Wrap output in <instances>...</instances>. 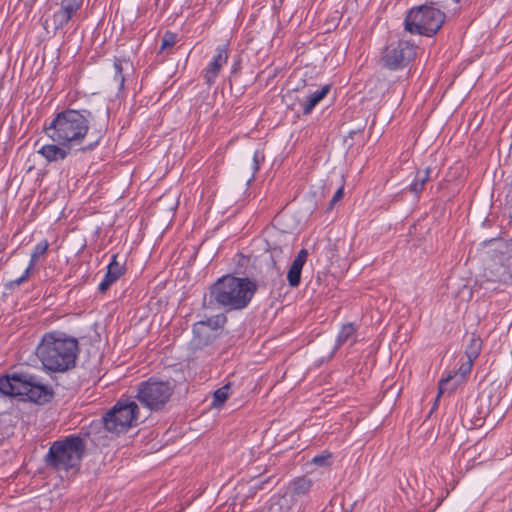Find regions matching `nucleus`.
Returning <instances> with one entry per match:
<instances>
[{"label":"nucleus","instance_id":"nucleus-1","mask_svg":"<svg viewBox=\"0 0 512 512\" xmlns=\"http://www.w3.org/2000/svg\"><path fill=\"white\" fill-rule=\"evenodd\" d=\"M90 116L91 112L87 110L81 112L67 109L58 113L45 127V133L54 143L77 148L76 150L79 151L92 150L98 144V139L87 146H82L89 130L88 117Z\"/></svg>","mask_w":512,"mask_h":512},{"label":"nucleus","instance_id":"nucleus-2","mask_svg":"<svg viewBox=\"0 0 512 512\" xmlns=\"http://www.w3.org/2000/svg\"><path fill=\"white\" fill-rule=\"evenodd\" d=\"M78 351L77 339L59 332L45 334L37 347L41 363L52 372H65L73 368Z\"/></svg>","mask_w":512,"mask_h":512},{"label":"nucleus","instance_id":"nucleus-3","mask_svg":"<svg viewBox=\"0 0 512 512\" xmlns=\"http://www.w3.org/2000/svg\"><path fill=\"white\" fill-rule=\"evenodd\" d=\"M0 394L26 396L27 400L44 404L51 400L53 392L43 379L27 370L15 371L0 378Z\"/></svg>","mask_w":512,"mask_h":512},{"label":"nucleus","instance_id":"nucleus-4","mask_svg":"<svg viewBox=\"0 0 512 512\" xmlns=\"http://www.w3.org/2000/svg\"><path fill=\"white\" fill-rule=\"evenodd\" d=\"M255 290V284L248 278L226 276L212 286L210 299L226 310H239L248 305Z\"/></svg>","mask_w":512,"mask_h":512},{"label":"nucleus","instance_id":"nucleus-5","mask_svg":"<svg viewBox=\"0 0 512 512\" xmlns=\"http://www.w3.org/2000/svg\"><path fill=\"white\" fill-rule=\"evenodd\" d=\"M86 445L79 435H70L53 442L45 456V463L57 471L77 468L83 458Z\"/></svg>","mask_w":512,"mask_h":512},{"label":"nucleus","instance_id":"nucleus-6","mask_svg":"<svg viewBox=\"0 0 512 512\" xmlns=\"http://www.w3.org/2000/svg\"><path fill=\"white\" fill-rule=\"evenodd\" d=\"M445 14L437 8L422 5L412 8L404 21L405 30L411 34L432 36L442 27Z\"/></svg>","mask_w":512,"mask_h":512},{"label":"nucleus","instance_id":"nucleus-7","mask_svg":"<svg viewBox=\"0 0 512 512\" xmlns=\"http://www.w3.org/2000/svg\"><path fill=\"white\" fill-rule=\"evenodd\" d=\"M174 382L149 378L138 387L137 399L150 410L162 409L173 394Z\"/></svg>","mask_w":512,"mask_h":512},{"label":"nucleus","instance_id":"nucleus-8","mask_svg":"<svg viewBox=\"0 0 512 512\" xmlns=\"http://www.w3.org/2000/svg\"><path fill=\"white\" fill-rule=\"evenodd\" d=\"M138 405L134 401H119L103 417L108 432L120 434L126 432L137 421Z\"/></svg>","mask_w":512,"mask_h":512},{"label":"nucleus","instance_id":"nucleus-9","mask_svg":"<svg viewBox=\"0 0 512 512\" xmlns=\"http://www.w3.org/2000/svg\"><path fill=\"white\" fill-rule=\"evenodd\" d=\"M415 56V47L407 41L400 40L389 44L383 51L381 62L390 70L406 66Z\"/></svg>","mask_w":512,"mask_h":512},{"label":"nucleus","instance_id":"nucleus-10","mask_svg":"<svg viewBox=\"0 0 512 512\" xmlns=\"http://www.w3.org/2000/svg\"><path fill=\"white\" fill-rule=\"evenodd\" d=\"M313 485V481L307 477H298L294 479L291 484L290 493H286L281 496L277 502L272 504L271 509H274L275 506H278L280 509L285 507L287 510L291 508V505L295 502V496H304L307 495Z\"/></svg>","mask_w":512,"mask_h":512},{"label":"nucleus","instance_id":"nucleus-11","mask_svg":"<svg viewBox=\"0 0 512 512\" xmlns=\"http://www.w3.org/2000/svg\"><path fill=\"white\" fill-rule=\"evenodd\" d=\"M222 328L220 322H195L192 327L194 344L198 347L207 345Z\"/></svg>","mask_w":512,"mask_h":512},{"label":"nucleus","instance_id":"nucleus-12","mask_svg":"<svg viewBox=\"0 0 512 512\" xmlns=\"http://www.w3.org/2000/svg\"><path fill=\"white\" fill-rule=\"evenodd\" d=\"M228 60V49L226 45L218 46L216 54L203 71V77L205 83L208 86L214 84L217 76L219 75L221 68L227 63Z\"/></svg>","mask_w":512,"mask_h":512},{"label":"nucleus","instance_id":"nucleus-13","mask_svg":"<svg viewBox=\"0 0 512 512\" xmlns=\"http://www.w3.org/2000/svg\"><path fill=\"white\" fill-rule=\"evenodd\" d=\"M117 258V254L112 255V259L107 267V273L104 279L99 284V291L105 292L111 286L112 283H114L124 274L125 265L124 263L118 262Z\"/></svg>","mask_w":512,"mask_h":512},{"label":"nucleus","instance_id":"nucleus-14","mask_svg":"<svg viewBox=\"0 0 512 512\" xmlns=\"http://www.w3.org/2000/svg\"><path fill=\"white\" fill-rule=\"evenodd\" d=\"M72 149L70 146L55 143L43 145L38 153L48 162H57L64 160L71 153Z\"/></svg>","mask_w":512,"mask_h":512},{"label":"nucleus","instance_id":"nucleus-15","mask_svg":"<svg viewBox=\"0 0 512 512\" xmlns=\"http://www.w3.org/2000/svg\"><path fill=\"white\" fill-rule=\"evenodd\" d=\"M473 362L474 360H470L468 359L465 363H463L460 367H459V370L457 373H455L454 376L452 375H449L448 377L446 378H443L440 382H439V388H438V395L436 397V400H435V404L434 406L437 405V402L440 398V396L445 392V391H453L456 386H457V383H453L450 385L451 381L459 374L460 375V378H464L467 374L470 373L471 371V368H472V365H473Z\"/></svg>","mask_w":512,"mask_h":512},{"label":"nucleus","instance_id":"nucleus-16","mask_svg":"<svg viewBox=\"0 0 512 512\" xmlns=\"http://www.w3.org/2000/svg\"><path fill=\"white\" fill-rule=\"evenodd\" d=\"M114 81L119 89H123L125 76L133 71L132 62L128 59L115 58L114 61Z\"/></svg>","mask_w":512,"mask_h":512},{"label":"nucleus","instance_id":"nucleus-17","mask_svg":"<svg viewBox=\"0 0 512 512\" xmlns=\"http://www.w3.org/2000/svg\"><path fill=\"white\" fill-rule=\"evenodd\" d=\"M48 246H49V244H48V242L46 240L38 243L35 246L32 254H31V260H30L29 266L26 268L24 274L21 277H19L16 280H14L12 282V284H16V285L19 286L28 278V276L30 274V271H31L32 267L34 266L36 260L40 256H42V255H44L46 253V251L48 249Z\"/></svg>","mask_w":512,"mask_h":512},{"label":"nucleus","instance_id":"nucleus-18","mask_svg":"<svg viewBox=\"0 0 512 512\" xmlns=\"http://www.w3.org/2000/svg\"><path fill=\"white\" fill-rule=\"evenodd\" d=\"M329 90L330 86L325 85L320 90L310 94L302 104L303 114H310L313 108L328 94Z\"/></svg>","mask_w":512,"mask_h":512},{"label":"nucleus","instance_id":"nucleus-19","mask_svg":"<svg viewBox=\"0 0 512 512\" xmlns=\"http://www.w3.org/2000/svg\"><path fill=\"white\" fill-rule=\"evenodd\" d=\"M70 20L71 19L68 18L66 14L59 9L58 11L54 12L51 17H48L45 20L44 27L48 32L51 29L54 33H56L59 29H62L66 24H68Z\"/></svg>","mask_w":512,"mask_h":512},{"label":"nucleus","instance_id":"nucleus-20","mask_svg":"<svg viewBox=\"0 0 512 512\" xmlns=\"http://www.w3.org/2000/svg\"><path fill=\"white\" fill-rule=\"evenodd\" d=\"M430 173L431 169L429 167L423 171H418L415 180L409 186L410 192L418 195L424 189L425 183L430 180Z\"/></svg>","mask_w":512,"mask_h":512},{"label":"nucleus","instance_id":"nucleus-21","mask_svg":"<svg viewBox=\"0 0 512 512\" xmlns=\"http://www.w3.org/2000/svg\"><path fill=\"white\" fill-rule=\"evenodd\" d=\"M482 347V340L479 336L472 333L469 336V344L466 347L465 354L467 356V359L475 360L481 351Z\"/></svg>","mask_w":512,"mask_h":512},{"label":"nucleus","instance_id":"nucleus-22","mask_svg":"<svg viewBox=\"0 0 512 512\" xmlns=\"http://www.w3.org/2000/svg\"><path fill=\"white\" fill-rule=\"evenodd\" d=\"M82 6V0H62L60 4V11L66 14L68 18H72L73 15L77 13V11Z\"/></svg>","mask_w":512,"mask_h":512},{"label":"nucleus","instance_id":"nucleus-23","mask_svg":"<svg viewBox=\"0 0 512 512\" xmlns=\"http://www.w3.org/2000/svg\"><path fill=\"white\" fill-rule=\"evenodd\" d=\"M356 327L352 322H348L346 324H343L341 327V330L339 332L337 341L339 344H342L349 339H352L355 335Z\"/></svg>","mask_w":512,"mask_h":512},{"label":"nucleus","instance_id":"nucleus-24","mask_svg":"<svg viewBox=\"0 0 512 512\" xmlns=\"http://www.w3.org/2000/svg\"><path fill=\"white\" fill-rule=\"evenodd\" d=\"M229 389L230 385L226 384L214 392L212 402L213 407H220L226 401L229 395Z\"/></svg>","mask_w":512,"mask_h":512},{"label":"nucleus","instance_id":"nucleus-25","mask_svg":"<svg viewBox=\"0 0 512 512\" xmlns=\"http://www.w3.org/2000/svg\"><path fill=\"white\" fill-rule=\"evenodd\" d=\"M462 422H463V425L468 427L469 429H475V428L481 427L483 425L484 418L477 417L474 419L472 417L471 411L466 409L463 414V417H462Z\"/></svg>","mask_w":512,"mask_h":512},{"label":"nucleus","instance_id":"nucleus-26","mask_svg":"<svg viewBox=\"0 0 512 512\" xmlns=\"http://www.w3.org/2000/svg\"><path fill=\"white\" fill-rule=\"evenodd\" d=\"M332 453L329 451H323L321 454L316 455L312 458L311 464L319 467H329L332 463Z\"/></svg>","mask_w":512,"mask_h":512},{"label":"nucleus","instance_id":"nucleus-27","mask_svg":"<svg viewBox=\"0 0 512 512\" xmlns=\"http://www.w3.org/2000/svg\"><path fill=\"white\" fill-rule=\"evenodd\" d=\"M301 271L302 270L293 266L290 267L287 274V280L291 287H297L299 285L301 280Z\"/></svg>","mask_w":512,"mask_h":512},{"label":"nucleus","instance_id":"nucleus-28","mask_svg":"<svg viewBox=\"0 0 512 512\" xmlns=\"http://www.w3.org/2000/svg\"><path fill=\"white\" fill-rule=\"evenodd\" d=\"M177 42V36L174 33L166 32L162 38L161 50L172 47Z\"/></svg>","mask_w":512,"mask_h":512},{"label":"nucleus","instance_id":"nucleus-29","mask_svg":"<svg viewBox=\"0 0 512 512\" xmlns=\"http://www.w3.org/2000/svg\"><path fill=\"white\" fill-rule=\"evenodd\" d=\"M344 194V179L341 176V185L334 193L332 199L329 202V208H332L338 201H340Z\"/></svg>","mask_w":512,"mask_h":512},{"label":"nucleus","instance_id":"nucleus-30","mask_svg":"<svg viewBox=\"0 0 512 512\" xmlns=\"http://www.w3.org/2000/svg\"><path fill=\"white\" fill-rule=\"evenodd\" d=\"M286 252V256L289 254L290 249L288 245H285L284 247H273L271 248V258L273 262L275 263V258L279 257L281 254Z\"/></svg>","mask_w":512,"mask_h":512},{"label":"nucleus","instance_id":"nucleus-31","mask_svg":"<svg viewBox=\"0 0 512 512\" xmlns=\"http://www.w3.org/2000/svg\"><path fill=\"white\" fill-rule=\"evenodd\" d=\"M263 159H264L263 154L258 150L255 151L254 156H253V163H254L253 170L254 171H257L259 169V164Z\"/></svg>","mask_w":512,"mask_h":512},{"label":"nucleus","instance_id":"nucleus-32","mask_svg":"<svg viewBox=\"0 0 512 512\" xmlns=\"http://www.w3.org/2000/svg\"><path fill=\"white\" fill-rule=\"evenodd\" d=\"M304 264H305V261L295 258L291 266L302 270Z\"/></svg>","mask_w":512,"mask_h":512},{"label":"nucleus","instance_id":"nucleus-33","mask_svg":"<svg viewBox=\"0 0 512 512\" xmlns=\"http://www.w3.org/2000/svg\"><path fill=\"white\" fill-rule=\"evenodd\" d=\"M308 256V252L305 249H301L296 258L301 259L306 262Z\"/></svg>","mask_w":512,"mask_h":512},{"label":"nucleus","instance_id":"nucleus-34","mask_svg":"<svg viewBox=\"0 0 512 512\" xmlns=\"http://www.w3.org/2000/svg\"><path fill=\"white\" fill-rule=\"evenodd\" d=\"M454 1H455V3H459L460 2V0H454Z\"/></svg>","mask_w":512,"mask_h":512}]
</instances>
